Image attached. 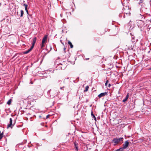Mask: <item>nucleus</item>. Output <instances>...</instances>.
Masks as SVG:
<instances>
[{"instance_id":"cd10ccee","label":"nucleus","mask_w":151,"mask_h":151,"mask_svg":"<svg viewBox=\"0 0 151 151\" xmlns=\"http://www.w3.org/2000/svg\"><path fill=\"white\" fill-rule=\"evenodd\" d=\"M49 115H48L47 116H46V118H48L49 116Z\"/></svg>"},{"instance_id":"dca6fc26","label":"nucleus","mask_w":151,"mask_h":151,"mask_svg":"<svg viewBox=\"0 0 151 151\" xmlns=\"http://www.w3.org/2000/svg\"><path fill=\"white\" fill-rule=\"evenodd\" d=\"M88 88H89V86H86V87L85 89L84 90V91L86 92V91H87L88 90Z\"/></svg>"},{"instance_id":"473e14b6","label":"nucleus","mask_w":151,"mask_h":151,"mask_svg":"<svg viewBox=\"0 0 151 151\" xmlns=\"http://www.w3.org/2000/svg\"><path fill=\"white\" fill-rule=\"evenodd\" d=\"M65 49H66V48L65 47H64V51H65Z\"/></svg>"},{"instance_id":"9d476101","label":"nucleus","mask_w":151,"mask_h":151,"mask_svg":"<svg viewBox=\"0 0 151 151\" xmlns=\"http://www.w3.org/2000/svg\"><path fill=\"white\" fill-rule=\"evenodd\" d=\"M74 146L75 147V150H76L77 151H78V143H76V141L74 142Z\"/></svg>"},{"instance_id":"7c9ffc66","label":"nucleus","mask_w":151,"mask_h":151,"mask_svg":"<svg viewBox=\"0 0 151 151\" xmlns=\"http://www.w3.org/2000/svg\"><path fill=\"white\" fill-rule=\"evenodd\" d=\"M94 118V119L96 120V118L95 116V117H93Z\"/></svg>"},{"instance_id":"c756f323","label":"nucleus","mask_w":151,"mask_h":151,"mask_svg":"<svg viewBox=\"0 0 151 151\" xmlns=\"http://www.w3.org/2000/svg\"><path fill=\"white\" fill-rule=\"evenodd\" d=\"M61 81V80H58V82H60Z\"/></svg>"},{"instance_id":"6ab92c4d","label":"nucleus","mask_w":151,"mask_h":151,"mask_svg":"<svg viewBox=\"0 0 151 151\" xmlns=\"http://www.w3.org/2000/svg\"><path fill=\"white\" fill-rule=\"evenodd\" d=\"M21 12V15L20 17H22L24 14V11L22 10H21L20 11Z\"/></svg>"},{"instance_id":"c9c22d12","label":"nucleus","mask_w":151,"mask_h":151,"mask_svg":"<svg viewBox=\"0 0 151 151\" xmlns=\"http://www.w3.org/2000/svg\"><path fill=\"white\" fill-rule=\"evenodd\" d=\"M89 59V58H87V59Z\"/></svg>"},{"instance_id":"c85d7f7f","label":"nucleus","mask_w":151,"mask_h":151,"mask_svg":"<svg viewBox=\"0 0 151 151\" xmlns=\"http://www.w3.org/2000/svg\"><path fill=\"white\" fill-rule=\"evenodd\" d=\"M28 69V67H26V70H27Z\"/></svg>"},{"instance_id":"7ed1b4c3","label":"nucleus","mask_w":151,"mask_h":151,"mask_svg":"<svg viewBox=\"0 0 151 151\" xmlns=\"http://www.w3.org/2000/svg\"><path fill=\"white\" fill-rule=\"evenodd\" d=\"M37 40V38L36 37H34L33 39L32 42V45L31 47L28 49L27 50L24 51L23 52V53L24 54H27L29 52H30L32 49L34 47L35 44Z\"/></svg>"},{"instance_id":"f8f14e48","label":"nucleus","mask_w":151,"mask_h":151,"mask_svg":"<svg viewBox=\"0 0 151 151\" xmlns=\"http://www.w3.org/2000/svg\"><path fill=\"white\" fill-rule=\"evenodd\" d=\"M129 93H128L127 94L126 96L125 97V98L122 101L123 102H125L126 101H127L129 98Z\"/></svg>"},{"instance_id":"423d86ee","label":"nucleus","mask_w":151,"mask_h":151,"mask_svg":"<svg viewBox=\"0 0 151 151\" xmlns=\"http://www.w3.org/2000/svg\"><path fill=\"white\" fill-rule=\"evenodd\" d=\"M129 142L128 140L125 141L123 145V147H122V149H123V150H124V149H125L129 145Z\"/></svg>"},{"instance_id":"4468645a","label":"nucleus","mask_w":151,"mask_h":151,"mask_svg":"<svg viewBox=\"0 0 151 151\" xmlns=\"http://www.w3.org/2000/svg\"><path fill=\"white\" fill-rule=\"evenodd\" d=\"M132 42H135V40H134V38H135V37L134 35H133L132 36Z\"/></svg>"},{"instance_id":"f03ea898","label":"nucleus","mask_w":151,"mask_h":151,"mask_svg":"<svg viewBox=\"0 0 151 151\" xmlns=\"http://www.w3.org/2000/svg\"><path fill=\"white\" fill-rule=\"evenodd\" d=\"M123 137H116L114 138L112 140V142L114 144V145H116L118 144L119 143H122L123 142Z\"/></svg>"},{"instance_id":"1a4fd4ad","label":"nucleus","mask_w":151,"mask_h":151,"mask_svg":"<svg viewBox=\"0 0 151 151\" xmlns=\"http://www.w3.org/2000/svg\"><path fill=\"white\" fill-rule=\"evenodd\" d=\"M47 37V35H45L44 36L42 40V43H45L46 42Z\"/></svg>"},{"instance_id":"f257e3e1","label":"nucleus","mask_w":151,"mask_h":151,"mask_svg":"<svg viewBox=\"0 0 151 151\" xmlns=\"http://www.w3.org/2000/svg\"><path fill=\"white\" fill-rule=\"evenodd\" d=\"M137 17H139V19H138L136 21V23L138 27L141 29L145 27V23L144 20L145 19V18L140 14H138Z\"/></svg>"},{"instance_id":"a878e982","label":"nucleus","mask_w":151,"mask_h":151,"mask_svg":"<svg viewBox=\"0 0 151 151\" xmlns=\"http://www.w3.org/2000/svg\"><path fill=\"white\" fill-rule=\"evenodd\" d=\"M64 86H63V87H60V88L61 89H62L63 88H64Z\"/></svg>"},{"instance_id":"2eb2a0df","label":"nucleus","mask_w":151,"mask_h":151,"mask_svg":"<svg viewBox=\"0 0 151 151\" xmlns=\"http://www.w3.org/2000/svg\"><path fill=\"white\" fill-rule=\"evenodd\" d=\"M58 60H57L55 61V65H58L59 64V63L58 61Z\"/></svg>"},{"instance_id":"39448f33","label":"nucleus","mask_w":151,"mask_h":151,"mask_svg":"<svg viewBox=\"0 0 151 151\" xmlns=\"http://www.w3.org/2000/svg\"><path fill=\"white\" fill-rule=\"evenodd\" d=\"M56 68L59 70H64L66 68L65 64H63V63H59V64L56 66Z\"/></svg>"},{"instance_id":"b1692460","label":"nucleus","mask_w":151,"mask_h":151,"mask_svg":"<svg viewBox=\"0 0 151 151\" xmlns=\"http://www.w3.org/2000/svg\"><path fill=\"white\" fill-rule=\"evenodd\" d=\"M17 54H15V55L12 57V58H14L16 56H17Z\"/></svg>"},{"instance_id":"aec40b11","label":"nucleus","mask_w":151,"mask_h":151,"mask_svg":"<svg viewBox=\"0 0 151 151\" xmlns=\"http://www.w3.org/2000/svg\"><path fill=\"white\" fill-rule=\"evenodd\" d=\"M124 150H123V149H122L121 148H120L119 149L115 151H123Z\"/></svg>"},{"instance_id":"2f4dec72","label":"nucleus","mask_w":151,"mask_h":151,"mask_svg":"<svg viewBox=\"0 0 151 151\" xmlns=\"http://www.w3.org/2000/svg\"><path fill=\"white\" fill-rule=\"evenodd\" d=\"M108 82H109L108 80H107L106 81V83H108Z\"/></svg>"},{"instance_id":"412c9836","label":"nucleus","mask_w":151,"mask_h":151,"mask_svg":"<svg viewBox=\"0 0 151 151\" xmlns=\"http://www.w3.org/2000/svg\"><path fill=\"white\" fill-rule=\"evenodd\" d=\"M44 43H42V44L41 46V49H43L44 47Z\"/></svg>"},{"instance_id":"4be33fe9","label":"nucleus","mask_w":151,"mask_h":151,"mask_svg":"<svg viewBox=\"0 0 151 151\" xmlns=\"http://www.w3.org/2000/svg\"><path fill=\"white\" fill-rule=\"evenodd\" d=\"M128 10H129V11L128 12H126V13L125 12H124L126 14H127L128 15L129 14H130V12L129 11V10L128 8Z\"/></svg>"},{"instance_id":"e433bc0d","label":"nucleus","mask_w":151,"mask_h":151,"mask_svg":"<svg viewBox=\"0 0 151 151\" xmlns=\"http://www.w3.org/2000/svg\"><path fill=\"white\" fill-rule=\"evenodd\" d=\"M150 69H151V68H150Z\"/></svg>"},{"instance_id":"20e7f679","label":"nucleus","mask_w":151,"mask_h":151,"mask_svg":"<svg viewBox=\"0 0 151 151\" xmlns=\"http://www.w3.org/2000/svg\"><path fill=\"white\" fill-rule=\"evenodd\" d=\"M51 91V90H49L47 92L48 94H50V96L52 98H53L55 96H57L58 94V92H56L55 91H52L51 93H50V92Z\"/></svg>"},{"instance_id":"0eeeda50","label":"nucleus","mask_w":151,"mask_h":151,"mask_svg":"<svg viewBox=\"0 0 151 151\" xmlns=\"http://www.w3.org/2000/svg\"><path fill=\"white\" fill-rule=\"evenodd\" d=\"M13 125L12 124V120L11 118H10L9 119V124H8L7 125V128H9L10 127L12 128V126Z\"/></svg>"},{"instance_id":"bb28decb","label":"nucleus","mask_w":151,"mask_h":151,"mask_svg":"<svg viewBox=\"0 0 151 151\" xmlns=\"http://www.w3.org/2000/svg\"><path fill=\"white\" fill-rule=\"evenodd\" d=\"M107 83L106 82V83H105V86H107Z\"/></svg>"},{"instance_id":"72a5a7b5","label":"nucleus","mask_w":151,"mask_h":151,"mask_svg":"<svg viewBox=\"0 0 151 151\" xmlns=\"http://www.w3.org/2000/svg\"><path fill=\"white\" fill-rule=\"evenodd\" d=\"M61 42L62 43V44L63 45H64V44L63 43V42Z\"/></svg>"},{"instance_id":"f704fd0d","label":"nucleus","mask_w":151,"mask_h":151,"mask_svg":"<svg viewBox=\"0 0 151 151\" xmlns=\"http://www.w3.org/2000/svg\"><path fill=\"white\" fill-rule=\"evenodd\" d=\"M27 67H28V68H29V66H27Z\"/></svg>"},{"instance_id":"5701e85b","label":"nucleus","mask_w":151,"mask_h":151,"mask_svg":"<svg viewBox=\"0 0 151 151\" xmlns=\"http://www.w3.org/2000/svg\"><path fill=\"white\" fill-rule=\"evenodd\" d=\"M91 116H92V117H95V116H94V115L93 114V112L92 111L91 112Z\"/></svg>"},{"instance_id":"9b49d317","label":"nucleus","mask_w":151,"mask_h":151,"mask_svg":"<svg viewBox=\"0 0 151 151\" xmlns=\"http://www.w3.org/2000/svg\"><path fill=\"white\" fill-rule=\"evenodd\" d=\"M23 6L25 7V10L27 14H28V12L27 10L28 5L26 4H23Z\"/></svg>"},{"instance_id":"ddd939ff","label":"nucleus","mask_w":151,"mask_h":151,"mask_svg":"<svg viewBox=\"0 0 151 151\" xmlns=\"http://www.w3.org/2000/svg\"><path fill=\"white\" fill-rule=\"evenodd\" d=\"M68 44L69 45L71 48H72L73 47V45L72 44L71 42L69 41H68Z\"/></svg>"},{"instance_id":"f3484780","label":"nucleus","mask_w":151,"mask_h":151,"mask_svg":"<svg viewBox=\"0 0 151 151\" xmlns=\"http://www.w3.org/2000/svg\"><path fill=\"white\" fill-rule=\"evenodd\" d=\"M12 101V100L11 99H9L7 102V104L8 105H10L11 104V103Z\"/></svg>"},{"instance_id":"a211bd4d","label":"nucleus","mask_w":151,"mask_h":151,"mask_svg":"<svg viewBox=\"0 0 151 151\" xmlns=\"http://www.w3.org/2000/svg\"><path fill=\"white\" fill-rule=\"evenodd\" d=\"M3 132L2 133H1V131H0V140L1 139L3 135Z\"/></svg>"},{"instance_id":"6e6552de","label":"nucleus","mask_w":151,"mask_h":151,"mask_svg":"<svg viewBox=\"0 0 151 151\" xmlns=\"http://www.w3.org/2000/svg\"><path fill=\"white\" fill-rule=\"evenodd\" d=\"M107 95V93L106 92L102 93L98 95V97L99 98H101V97H104V96H106Z\"/></svg>"},{"instance_id":"393cba45","label":"nucleus","mask_w":151,"mask_h":151,"mask_svg":"<svg viewBox=\"0 0 151 151\" xmlns=\"http://www.w3.org/2000/svg\"><path fill=\"white\" fill-rule=\"evenodd\" d=\"M111 86V84H109L108 86L109 87H110Z\"/></svg>"}]
</instances>
